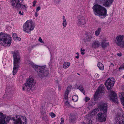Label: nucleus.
<instances>
[{"label": "nucleus", "instance_id": "obj_50", "mask_svg": "<svg viewBox=\"0 0 124 124\" xmlns=\"http://www.w3.org/2000/svg\"><path fill=\"white\" fill-rule=\"evenodd\" d=\"M37 12H37L36 11L35 13V16L36 17H37L38 16Z\"/></svg>", "mask_w": 124, "mask_h": 124}, {"label": "nucleus", "instance_id": "obj_46", "mask_svg": "<svg viewBox=\"0 0 124 124\" xmlns=\"http://www.w3.org/2000/svg\"><path fill=\"white\" fill-rule=\"evenodd\" d=\"M40 9V7L39 6L37 7L36 11L37 12H38V11Z\"/></svg>", "mask_w": 124, "mask_h": 124}, {"label": "nucleus", "instance_id": "obj_33", "mask_svg": "<svg viewBox=\"0 0 124 124\" xmlns=\"http://www.w3.org/2000/svg\"><path fill=\"white\" fill-rule=\"evenodd\" d=\"M119 70L121 69H124V63L123 64L121 65L119 67Z\"/></svg>", "mask_w": 124, "mask_h": 124}, {"label": "nucleus", "instance_id": "obj_16", "mask_svg": "<svg viewBox=\"0 0 124 124\" xmlns=\"http://www.w3.org/2000/svg\"><path fill=\"white\" fill-rule=\"evenodd\" d=\"M109 42L107 40L106 38L102 39L101 42L100 46L101 48L105 49L109 46Z\"/></svg>", "mask_w": 124, "mask_h": 124}, {"label": "nucleus", "instance_id": "obj_6", "mask_svg": "<svg viewBox=\"0 0 124 124\" xmlns=\"http://www.w3.org/2000/svg\"><path fill=\"white\" fill-rule=\"evenodd\" d=\"M124 114L122 109L121 108L117 109L115 119V124H124Z\"/></svg>", "mask_w": 124, "mask_h": 124}, {"label": "nucleus", "instance_id": "obj_53", "mask_svg": "<svg viewBox=\"0 0 124 124\" xmlns=\"http://www.w3.org/2000/svg\"><path fill=\"white\" fill-rule=\"evenodd\" d=\"M76 54H78V55H78L79 53H78V52L77 53H76Z\"/></svg>", "mask_w": 124, "mask_h": 124}, {"label": "nucleus", "instance_id": "obj_42", "mask_svg": "<svg viewBox=\"0 0 124 124\" xmlns=\"http://www.w3.org/2000/svg\"><path fill=\"white\" fill-rule=\"evenodd\" d=\"M41 115L45 116L46 114V113L45 112L41 111Z\"/></svg>", "mask_w": 124, "mask_h": 124}, {"label": "nucleus", "instance_id": "obj_29", "mask_svg": "<svg viewBox=\"0 0 124 124\" xmlns=\"http://www.w3.org/2000/svg\"><path fill=\"white\" fill-rule=\"evenodd\" d=\"M75 119L74 118L72 117L71 116L69 117V122L71 123L74 121Z\"/></svg>", "mask_w": 124, "mask_h": 124}, {"label": "nucleus", "instance_id": "obj_41", "mask_svg": "<svg viewBox=\"0 0 124 124\" xmlns=\"http://www.w3.org/2000/svg\"><path fill=\"white\" fill-rule=\"evenodd\" d=\"M99 75L97 73L95 74L94 75V77L96 78H99Z\"/></svg>", "mask_w": 124, "mask_h": 124}, {"label": "nucleus", "instance_id": "obj_1", "mask_svg": "<svg viewBox=\"0 0 124 124\" xmlns=\"http://www.w3.org/2000/svg\"><path fill=\"white\" fill-rule=\"evenodd\" d=\"M10 120L14 121V124H26L27 123V119L24 116H23L21 118L18 116L11 118L10 116H7L0 112V124H6Z\"/></svg>", "mask_w": 124, "mask_h": 124}, {"label": "nucleus", "instance_id": "obj_49", "mask_svg": "<svg viewBox=\"0 0 124 124\" xmlns=\"http://www.w3.org/2000/svg\"><path fill=\"white\" fill-rule=\"evenodd\" d=\"M61 122H64V119L62 117L61 118Z\"/></svg>", "mask_w": 124, "mask_h": 124}, {"label": "nucleus", "instance_id": "obj_21", "mask_svg": "<svg viewBox=\"0 0 124 124\" xmlns=\"http://www.w3.org/2000/svg\"><path fill=\"white\" fill-rule=\"evenodd\" d=\"M70 89L68 87L66 89L64 95V97L65 99H67L68 95L70 92Z\"/></svg>", "mask_w": 124, "mask_h": 124}, {"label": "nucleus", "instance_id": "obj_36", "mask_svg": "<svg viewBox=\"0 0 124 124\" xmlns=\"http://www.w3.org/2000/svg\"><path fill=\"white\" fill-rule=\"evenodd\" d=\"M50 115L52 118H54L55 116V115L54 113L53 112H51V113Z\"/></svg>", "mask_w": 124, "mask_h": 124}, {"label": "nucleus", "instance_id": "obj_34", "mask_svg": "<svg viewBox=\"0 0 124 124\" xmlns=\"http://www.w3.org/2000/svg\"><path fill=\"white\" fill-rule=\"evenodd\" d=\"M85 50L84 49H83L82 48H81V54L82 55H84L85 54Z\"/></svg>", "mask_w": 124, "mask_h": 124}, {"label": "nucleus", "instance_id": "obj_10", "mask_svg": "<svg viewBox=\"0 0 124 124\" xmlns=\"http://www.w3.org/2000/svg\"><path fill=\"white\" fill-rule=\"evenodd\" d=\"M38 73V76L40 77H46L49 73L48 70L44 66L39 67Z\"/></svg>", "mask_w": 124, "mask_h": 124}, {"label": "nucleus", "instance_id": "obj_18", "mask_svg": "<svg viewBox=\"0 0 124 124\" xmlns=\"http://www.w3.org/2000/svg\"><path fill=\"white\" fill-rule=\"evenodd\" d=\"M105 1L103 3V6L106 7H109L113 2L114 0H104Z\"/></svg>", "mask_w": 124, "mask_h": 124}, {"label": "nucleus", "instance_id": "obj_12", "mask_svg": "<svg viewBox=\"0 0 124 124\" xmlns=\"http://www.w3.org/2000/svg\"><path fill=\"white\" fill-rule=\"evenodd\" d=\"M104 90V87L103 86H100L98 88L97 91L96 92L94 97L95 98H98L101 97L103 95V91Z\"/></svg>", "mask_w": 124, "mask_h": 124}, {"label": "nucleus", "instance_id": "obj_20", "mask_svg": "<svg viewBox=\"0 0 124 124\" xmlns=\"http://www.w3.org/2000/svg\"><path fill=\"white\" fill-rule=\"evenodd\" d=\"M86 38L85 39V42L89 41L92 38V34L91 32H87L86 33Z\"/></svg>", "mask_w": 124, "mask_h": 124}, {"label": "nucleus", "instance_id": "obj_11", "mask_svg": "<svg viewBox=\"0 0 124 124\" xmlns=\"http://www.w3.org/2000/svg\"><path fill=\"white\" fill-rule=\"evenodd\" d=\"M114 80V78H109L106 80L105 85L108 90H110L112 88L115 83Z\"/></svg>", "mask_w": 124, "mask_h": 124}, {"label": "nucleus", "instance_id": "obj_52", "mask_svg": "<svg viewBox=\"0 0 124 124\" xmlns=\"http://www.w3.org/2000/svg\"><path fill=\"white\" fill-rule=\"evenodd\" d=\"M60 124H64V122H61Z\"/></svg>", "mask_w": 124, "mask_h": 124}, {"label": "nucleus", "instance_id": "obj_45", "mask_svg": "<svg viewBox=\"0 0 124 124\" xmlns=\"http://www.w3.org/2000/svg\"><path fill=\"white\" fill-rule=\"evenodd\" d=\"M90 100V99L89 98L86 97L85 98V101L86 102H87Z\"/></svg>", "mask_w": 124, "mask_h": 124}, {"label": "nucleus", "instance_id": "obj_32", "mask_svg": "<svg viewBox=\"0 0 124 124\" xmlns=\"http://www.w3.org/2000/svg\"><path fill=\"white\" fill-rule=\"evenodd\" d=\"M29 64L30 66L31 65L32 67H36L37 66L34 65V64L32 62H30L29 63Z\"/></svg>", "mask_w": 124, "mask_h": 124}, {"label": "nucleus", "instance_id": "obj_5", "mask_svg": "<svg viewBox=\"0 0 124 124\" xmlns=\"http://www.w3.org/2000/svg\"><path fill=\"white\" fill-rule=\"evenodd\" d=\"M93 10L96 15L102 16L103 18L105 17L108 15L106 9L100 5L97 4L94 6Z\"/></svg>", "mask_w": 124, "mask_h": 124}, {"label": "nucleus", "instance_id": "obj_37", "mask_svg": "<svg viewBox=\"0 0 124 124\" xmlns=\"http://www.w3.org/2000/svg\"><path fill=\"white\" fill-rule=\"evenodd\" d=\"M17 36V34L16 33H13L12 34V36L13 38V39H14V38H16V37Z\"/></svg>", "mask_w": 124, "mask_h": 124}, {"label": "nucleus", "instance_id": "obj_51", "mask_svg": "<svg viewBox=\"0 0 124 124\" xmlns=\"http://www.w3.org/2000/svg\"><path fill=\"white\" fill-rule=\"evenodd\" d=\"M75 58H76L78 59L79 58V55H77L75 56Z\"/></svg>", "mask_w": 124, "mask_h": 124}, {"label": "nucleus", "instance_id": "obj_26", "mask_svg": "<svg viewBox=\"0 0 124 124\" xmlns=\"http://www.w3.org/2000/svg\"><path fill=\"white\" fill-rule=\"evenodd\" d=\"M78 89L81 91L84 95H85V92L82 85H80L78 87Z\"/></svg>", "mask_w": 124, "mask_h": 124}, {"label": "nucleus", "instance_id": "obj_9", "mask_svg": "<svg viewBox=\"0 0 124 124\" xmlns=\"http://www.w3.org/2000/svg\"><path fill=\"white\" fill-rule=\"evenodd\" d=\"M34 81L33 78H30L29 77L26 82L24 83V85L25 86L23 87V90L24 91L26 90L28 91H30L32 88V87L34 86Z\"/></svg>", "mask_w": 124, "mask_h": 124}, {"label": "nucleus", "instance_id": "obj_31", "mask_svg": "<svg viewBox=\"0 0 124 124\" xmlns=\"http://www.w3.org/2000/svg\"><path fill=\"white\" fill-rule=\"evenodd\" d=\"M13 39L14 40L16 41H20L21 40V39L20 37H18L17 36L16 37L14 38Z\"/></svg>", "mask_w": 124, "mask_h": 124}, {"label": "nucleus", "instance_id": "obj_38", "mask_svg": "<svg viewBox=\"0 0 124 124\" xmlns=\"http://www.w3.org/2000/svg\"><path fill=\"white\" fill-rule=\"evenodd\" d=\"M37 2V1L36 0H34L33 2V5L32 6L33 7H34L36 6V3Z\"/></svg>", "mask_w": 124, "mask_h": 124}, {"label": "nucleus", "instance_id": "obj_17", "mask_svg": "<svg viewBox=\"0 0 124 124\" xmlns=\"http://www.w3.org/2000/svg\"><path fill=\"white\" fill-rule=\"evenodd\" d=\"M85 19L83 16H80L78 19V24L79 26H82L85 24Z\"/></svg>", "mask_w": 124, "mask_h": 124}, {"label": "nucleus", "instance_id": "obj_23", "mask_svg": "<svg viewBox=\"0 0 124 124\" xmlns=\"http://www.w3.org/2000/svg\"><path fill=\"white\" fill-rule=\"evenodd\" d=\"M100 46L99 42L98 41H95L93 43V48H97Z\"/></svg>", "mask_w": 124, "mask_h": 124}, {"label": "nucleus", "instance_id": "obj_35", "mask_svg": "<svg viewBox=\"0 0 124 124\" xmlns=\"http://www.w3.org/2000/svg\"><path fill=\"white\" fill-rule=\"evenodd\" d=\"M65 104L67 107H69L70 106V104L68 101H66L65 102Z\"/></svg>", "mask_w": 124, "mask_h": 124}, {"label": "nucleus", "instance_id": "obj_27", "mask_svg": "<svg viewBox=\"0 0 124 124\" xmlns=\"http://www.w3.org/2000/svg\"><path fill=\"white\" fill-rule=\"evenodd\" d=\"M101 28H98L97 30L95 31V34L96 36H98L101 32Z\"/></svg>", "mask_w": 124, "mask_h": 124}, {"label": "nucleus", "instance_id": "obj_19", "mask_svg": "<svg viewBox=\"0 0 124 124\" xmlns=\"http://www.w3.org/2000/svg\"><path fill=\"white\" fill-rule=\"evenodd\" d=\"M119 96L121 101L122 104L124 108V93H121L119 94Z\"/></svg>", "mask_w": 124, "mask_h": 124}, {"label": "nucleus", "instance_id": "obj_2", "mask_svg": "<svg viewBox=\"0 0 124 124\" xmlns=\"http://www.w3.org/2000/svg\"><path fill=\"white\" fill-rule=\"evenodd\" d=\"M107 105L106 103L103 102L100 103L99 108L101 110L103 111V112H99L97 114L96 119L99 122L102 123L106 121L107 117Z\"/></svg>", "mask_w": 124, "mask_h": 124}, {"label": "nucleus", "instance_id": "obj_8", "mask_svg": "<svg viewBox=\"0 0 124 124\" xmlns=\"http://www.w3.org/2000/svg\"><path fill=\"white\" fill-rule=\"evenodd\" d=\"M35 27V25L31 20H28L23 25V30L25 32L31 33V31L33 30Z\"/></svg>", "mask_w": 124, "mask_h": 124}, {"label": "nucleus", "instance_id": "obj_48", "mask_svg": "<svg viewBox=\"0 0 124 124\" xmlns=\"http://www.w3.org/2000/svg\"><path fill=\"white\" fill-rule=\"evenodd\" d=\"M19 14L21 15H23V12H21L20 11L19 12Z\"/></svg>", "mask_w": 124, "mask_h": 124}, {"label": "nucleus", "instance_id": "obj_39", "mask_svg": "<svg viewBox=\"0 0 124 124\" xmlns=\"http://www.w3.org/2000/svg\"><path fill=\"white\" fill-rule=\"evenodd\" d=\"M99 110V108H97V109H93V112H95L96 113L97 112H98Z\"/></svg>", "mask_w": 124, "mask_h": 124}, {"label": "nucleus", "instance_id": "obj_30", "mask_svg": "<svg viewBox=\"0 0 124 124\" xmlns=\"http://www.w3.org/2000/svg\"><path fill=\"white\" fill-rule=\"evenodd\" d=\"M42 120H44L45 121H47L48 120V118L47 116H43L42 117Z\"/></svg>", "mask_w": 124, "mask_h": 124}, {"label": "nucleus", "instance_id": "obj_22", "mask_svg": "<svg viewBox=\"0 0 124 124\" xmlns=\"http://www.w3.org/2000/svg\"><path fill=\"white\" fill-rule=\"evenodd\" d=\"M70 65V63L69 62H66L64 63L63 67L64 69H67L69 67Z\"/></svg>", "mask_w": 124, "mask_h": 124}, {"label": "nucleus", "instance_id": "obj_47", "mask_svg": "<svg viewBox=\"0 0 124 124\" xmlns=\"http://www.w3.org/2000/svg\"><path fill=\"white\" fill-rule=\"evenodd\" d=\"M54 1L56 3H59L60 1V0H54Z\"/></svg>", "mask_w": 124, "mask_h": 124}, {"label": "nucleus", "instance_id": "obj_25", "mask_svg": "<svg viewBox=\"0 0 124 124\" xmlns=\"http://www.w3.org/2000/svg\"><path fill=\"white\" fill-rule=\"evenodd\" d=\"M63 23H62L63 26L64 27H65L67 25V23L66 21L65 17L64 16H63Z\"/></svg>", "mask_w": 124, "mask_h": 124}, {"label": "nucleus", "instance_id": "obj_3", "mask_svg": "<svg viewBox=\"0 0 124 124\" xmlns=\"http://www.w3.org/2000/svg\"><path fill=\"white\" fill-rule=\"evenodd\" d=\"M11 36L7 33H0V46L5 47L10 46L11 43Z\"/></svg>", "mask_w": 124, "mask_h": 124}, {"label": "nucleus", "instance_id": "obj_40", "mask_svg": "<svg viewBox=\"0 0 124 124\" xmlns=\"http://www.w3.org/2000/svg\"><path fill=\"white\" fill-rule=\"evenodd\" d=\"M38 40L40 42L44 43V42H43L42 39L40 37H39Z\"/></svg>", "mask_w": 124, "mask_h": 124}, {"label": "nucleus", "instance_id": "obj_54", "mask_svg": "<svg viewBox=\"0 0 124 124\" xmlns=\"http://www.w3.org/2000/svg\"><path fill=\"white\" fill-rule=\"evenodd\" d=\"M77 74L78 75H80V74H79L78 73H77Z\"/></svg>", "mask_w": 124, "mask_h": 124}, {"label": "nucleus", "instance_id": "obj_7", "mask_svg": "<svg viewBox=\"0 0 124 124\" xmlns=\"http://www.w3.org/2000/svg\"><path fill=\"white\" fill-rule=\"evenodd\" d=\"M23 1V0H21ZM21 0H10V3L13 8L16 9L22 8L26 11L27 8L25 5L22 4L20 2Z\"/></svg>", "mask_w": 124, "mask_h": 124}, {"label": "nucleus", "instance_id": "obj_13", "mask_svg": "<svg viewBox=\"0 0 124 124\" xmlns=\"http://www.w3.org/2000/svg\"><path fill=\"white\" fill-rule=\"evenodd\" d=\"M109 97L113 102L117 104L118 103L117 95L115 92L112 91H111Z\"/></svg>", "mask_w": 124, "mask_h": 124}, {"label": "nucleus", "instance_id": "obj_28", "mask_svg": "<svg viewBox=\"0 0 124 124\" xmlns=\"http://www.w3.org/2000/svg\"><path fill=\"white\" fill-rule=\"evenodd\" d=\"M78 99V97L77 95L73 96L72 97V100L74 102L77 101Z\"/></svg>", "mask_w": 124, "mask_h": 124}, {"label": "nucleus", "instance_id": "obj_15", "mask_svg": "<svg viewBox=\"0 0 124 124\" xmlns=\"http://www.w3.org/2000/svg\"><path fill=\"white\" fill-rule=\"evenodd\" d=\"M92 112L89 113L87 115L85 116V120L88 124H92V120H93V116L92 113L93 110L92 111Z\"/></svg>", "mask_w": 124, "mask_h": 124}, {"label": "nucleus", "instance_id": "obj_43", "mask_svg": "<svg viewBox=\"0 0 124 124\" xmlns=\"http://www.w3.org/2000/svg\"><path fill=\"white\" fill-rule=\"evenodd\" d=\"M117 55L118 56L121 57L122 55V54L120 52L118 53H117Z\"/></svg>", "mask_w": 124, "mask_h": 124}, {"label": "nucleus", "instance_id": "obj_4", "mask_svg": "<svg viewBox=\"0 0 124 124\" xmlns=\"http://www.w3.org/2000/svg\"><path fill=\"white\" fill-rule=\"evenodd\" d=\"M14 58V67L13 73L14 75H15L18 70L19 66L20 60V57L17 51H12Z\"/></svg>", "mask_w": 124, "mask_h": 124}, {"label": "nucleus", "instance_id": "obj_14", "mask_svg": "<svg viewBox=\"0 0 124 124\" xmlns=\"http://www.w3.org/2000/svg\"><path fill=\"white\" fill-rule=\"evenodd\" d=\"M124 35H120L117 36L116 38L115 42L117 45L119 46L120 47L122 44V42L124 38Z\"/></svg>", "mask_w": 124, "mask_h": 124}, {"label": "nucleus", "instance_id": "obj_44", "mask_svg": "<svg viewBox=\"0 0 124 124\" xmlns=\"http://www.w3.org/2000/svg\"><path fill=\"white\" fill-rule=\"evenodd\" d=\"M121 47L122 48H124V40L122 42V44Z\"/></svg>", "mask_w": 124, "mask_h": 124}, {"label": "nucleus", "instance_id": "obj_24", "mask_svg": "<svg viewBox=\"0 0 124 124\" xmlns=\"http://www.w3.org/2000/svg\"><path fill=\"white\" fill-rule=\"evenodd\" d=\"M98 67L99 69L101 70H103L104 69L103 65L101 62H99L98 64Z\"/></svg>", "mask_w": 124, "mask_h": 124}, {"label": "nucleus", "instance_id": "obj_55", "mask_svg": "<svg viewBox=\"0 0 124 124\" xmlns=\"http://www.w3.org/2000/svg\"><path fill=\"white\" fill-rule=\"evenodd\" d=\"M111 65H112V64H113L112 63H111Z\"/></svg>", "mask_w": 124, "mask_h": 124}]
</instances>
